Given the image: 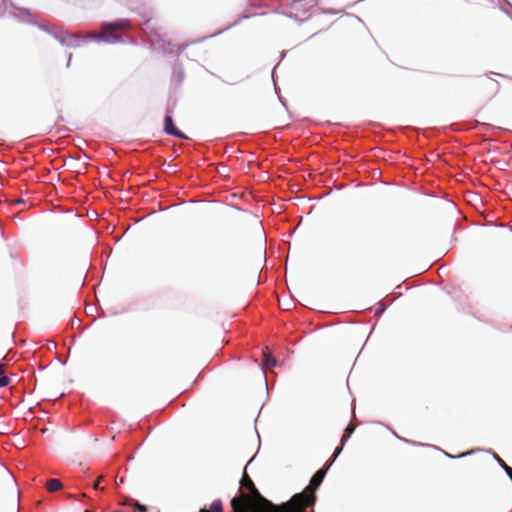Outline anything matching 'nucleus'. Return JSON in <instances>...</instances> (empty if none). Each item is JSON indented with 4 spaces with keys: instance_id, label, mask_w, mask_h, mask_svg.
Returning a JSON list of instances; mask_svg holds the SVG:
<instances>
[{
    "instance_id": "f257e3e1",
    "label": "nucleus",
    "mask_w": 512,
    "mask_h": 512,
    "mask_svg": "<svg viewBox=\"0 0 512 512\" xmlns=\"http://www.w3.org/2000/svg\"><path fill=\"white\" fill-rule=\"evenodd\" d=\"M241 486L248 489L251 496L242 493L239 498H233L231 506L234 512H247V509L252 512H297L301 502L306 501L309 504L314 500V497L307 498L304 494H295L288 502L273 504L260 494L247 473H244L241 479Z\"/></svg>"
},
{
    "instance_id": "f03ea898",
    "label": "nucleus",
    "mask_w": 512,
    "mask_h": 512,
    "mask_svg": "<svg viewBox=\"0 0 512 512\" xmlns=\"http://www.w3.org/2000/svg\"><path fill=\"white\" fill-rule=\"evenodd\" d=\"M130 27L131 23L128 19H119L114 22L104 23L100 32L98 34L92 33L90 37L107 43H118L123 41L120 32L130 29Z\"/></svg>"
},
{
    "instance_id": "7ed1b4c3",
    "label": "nucleus",
    "mask_w": 512,
    "mask_h": 512,
    "mask_svg": "<svg viewBox=\"0 0 512 512\" xmlns=\"http://www.w3.org/2000/svg\"><path fill=\"white\" fill-rule=\"evenodd\" d=\"M325 474H326V471L323 470V469H320L318 470L314 475L313 477L311 478L310 480V485L306 488L305 491H303L301 494H304L307 498L309 497H314V500L312 503H306L305 502H301L300 504V509H299V512H304V509L309 507V506H313L315 501H316V496H315V490L320 486V484L322 483L324 477H325Z\"/></svg>"
},
{
    "instance_id": "20e7f679",
    "label": "nucleus",
    "mask_w": 512,
    "mask_h": 512,
    "mask_svg": "<svg viewBox=\"0 0 512 512\" xmlns=\"http://www.w3.org/2000/svg\"><path fill=\"white\" fill-rule=\"evenodd\" d=\"M500 84L495 79L485 76L478 80L477 89L480 93H486L489 97L494 96L499 91Z\"/></svg>"
},
{
    "instance_id": "39448f33",
    "label": "nucleus",
    "mask_w": 512,
    "mask_h": 512,
    "mask_svg": "<svg viewBox=\"0 0 512 512\" xmlns=\"http://www.w3.org/2000/svg\"><path fill=\"white\" fill-rule=\"evenodd\" d=\"M164 131L180 139H187V136L179 131L175 126L171 116H166L164 120Z\"/></svg>"
},
{
    "instance_id": "423d86ee",
    "label": "nucleus",
    "mask_w": 512,
    "mask_h": 512,
    "mask_svg": "<svg viewBox=\"0 0 512 512\" xmlns=\"http://www.w3.org/2000/svg\"><path fill=\"white\" fill-rule=\"evenodd\" d=\"M277 364V360L272 356L268 347L263 349V365L266 368L274 367Z\"/></svg>"
},
{
    "instance_id": "0eeeda50",
    "label": "nucleus",
    "mask_w": 512,
    "mask_h": 512,
    "mask_svg": "<svg viewBox=\"0 0 512 512\" xmlns=\"http://www.w3.org/2000/svg\"><path fill=\"white\" fill-rule=\"evenodd\" d=\"M123 505L127 507L123 512H148V508L138 502L124 503Z\"/></svg>"
},
{
    "instance_id": "6e6552de",
    "label": "nucleus",
    "mask_w": 512,
    "mask_h": 512,
    "mask_svg": "<svg viewBox=\"0 0 512 512\" xmlns=\"http://www.w3.org/2000/svg\"><path fill=\"white\" fill-rule=\"evenodd\" d=\"M61 488H62V483L58 479L52 478V479H49L46 483V489L49 492H55V491L60 490Z\"/></svg>"
},
{
    "instance_id": "1a4fd4ad",
    "label": "nucleus",
    "mask_w": 512,
    "mask_h": 512,
    "mask_svg": "<svg viewBox=\"0 0 512 512\" xmlns=\"http://www.w3.org/2000/svg\"><path fill=\"white\" fill-rule=\"evenodd\" d=\"M200 512H223L222 502L220 500H215L210 505V508H202Z\"/></svg>"
},
{
    "instance_id": "9d476101",
    "label": "nucleus",
    "mask_w": 512,
    "mask_h": 512,
    "mask_svg": "<svg viewBox=\"0 0 512 512\" xmlns=\"http://www.w3.org/2000/svg\"><path fill=\"white\" fill-rule=\"evenodd\" d=\"M10 384V378L5 375V364L0 363V388Z\"/></svg>"
},
{
    "instance_id": "9b49d317",
    "label": "nucleus",
    "mask_w": 512,
    "mask_h": 512,
    "mask_svg": "<svg viewBox=\"0 0 512 512\" xmlns=\"http://www.w3.org/2000/svg\"><path fill=\"white\" fill-rule=\"evenodd\" d=\"M355 430V426L350 424L346 427L345 431H344V434L342 436V439H341V445L343 446L345 444V442L347 441V439L352 435V433L354 432Z\"/></svg>"
},
{
    "instance_id": "f8f14e48",
    "label": "nucleus",
    "mask_w": 512,
    "mask_h": 512,
    "mask_svg": "<svg viewBox=\"0 0 512 512\" xmlns=\"http://www.w3.org/2000/svg\"><path fill=\"white\" fill-rule=\"evenodd\" d=\"M102 480H103V476H100V477L96 480V482L94 483V488H95V489H99V484H100V482H101Z\"/></svg>"
},
{
    "instance_id": "ddd939ff",
    "label": "nucleus",
    "mask_w": 512,
    "mask_h": 512,
    "mask_svg": "<svg viewBox=\"0 0 512 512\" xmlns=\"http://www.w3.org/2000/svg\"><path fill=\"white\" fill-rule=\"evenodd\" d=\"M341 449H342L341 447H338V448L335 450V452H334V458H336V457L339 455V453L341 452Z\"/></svg>"
},
{
    "instance_id": "4468645a",
    "label": "nucleus",
    "mask_w": 512,
    "mask_h": 512,
    "mask_svg": "<svg viewBox=\"0 0 512 512\" xmlns=\"http://www.w3.org/2000/svg\"><path fill=\"white\" fill-rule=\"evenodd\" d=\"M22 202H23V199H17V200L15 201V203H22Z\"/></svg>"
},
{
    "instance_id": "2eb2a0df",
    "label": "nucleus",
    "mask_w": 512,
    "mask_h": 512,
    "mask_svg": "<svg viewBox=\"0 0 512 512\" xmlns=\"http://www.w3.org/2000/svg\"><path fill=\"white\" fill-rule=\"evenodd\" d=\"M85 512H91V511H89V510H86Z\"/></svg>"
},
{
    "instance_id": "dca6fc26",
    "label": "nucleus",
    "mask_w": 512,
    "mask_h": 512,
    "mask_svg": "<svg viewBox=\"0 0 512 512\" xmlns=\"http://www.w3.org/2000/svg\"><path fill=\"white\" fill-rule=\"evenodd\" d=\"M304 512H306V508L304 509Z\"/></svg>"
},
{
    "instance_id": "f3484780",
    "label": "nucleus",
    "mask_w": 512,
    "mask_h": 512,
    "mask_svg": "<svg viewBox=\"0 0 512 512\" xmlns=\"http://www.w3.org/2000/svg\"><path fill=\"white\" fill-rule=\"evenodd\" d=\"M297 512H299V510H297Z\"/></svg>"
}]
</instances>
